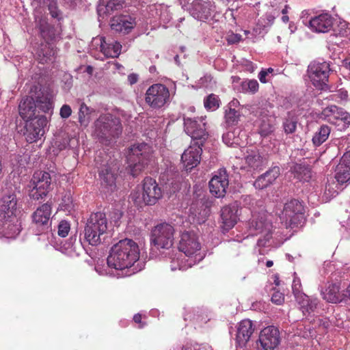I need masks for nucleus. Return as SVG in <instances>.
Returning a JSON list of instances; mask_svg holds the SVG:
<instances>
[{"mask_svg":"<svg viewBox=\"0 0 350 350\" xmlns=\"http://www.w3.org/2000/svg\"><path fill=\"white\" fill-rule=\"evenodd\" d=\"M138 245L132 239L120 240L111 248L107 262L109 267L123 270L132 267L139 259Z\"/></svg>","mask_w":350,"mask_h":350,"instance_id":"1","label":"nucleus"},{"mask_svg":"<svg viewBox=\"0 0 350 350\" xmlns=\"http://www.w3.org/2000/svg\"><path fill=\"white\" fill-rule=\"evenodd\" d=\"M152 148L146 143H137L129 148L126 160L131 174L137 176L152 159Z\"/></svg>","mask_w":350,"mask_h":350,"instance_id":"2","label":"nucleus"},{"mask_svg":"<svg viewBox=\"0 0 350 350\" xmlns=\"http://www.w3.org/2000/svg\"><path fill=\"white\" fill-rule=\"evenodd\" d=\"M108 230V221L105 213H92L87 219L84 228L85 240L91 245L96 246L101 243L103 237Z\"/></svg>","mask_w":350,"mask_h":350,"instance_id":"3","label":"nucleus"},{"mask_svg":"<svg viewBox=\"0 0 350 350\" xmlns=\"http://www.w3.org/2000/svg\"><path fill=\"white\" fill-rule=\"evenodd\" d=\"M95 133L102 141H110L122 133V125L118 118L110 113L100 115L94 122Z\"/></svg>","mask_w":350,"mask_h":350,"instance_id":"4","label":"nucleus"},{"mask_svg":"<svg viewBox=\"0 0 350 350\" xmlns=\"http://www.w3.org/2000/svg\"><path fill=\"white\" fill-rule=\"evenodd\" d=\"M174 227L167 223H161L152 228L150 232V243L157 250H168L174 244Z\"/></svg>","mask_w":350,"mask_h":350,"instance_id":"5","label":"nucleus"},{"mask_svg":"<svg viewBox=\"0 0 350 350\" xmlns=\"http://www.w3.org/2000/svg\"><path fill=\"white\" fill-rule=\"evenodd\" d=\"M304 206L300 201L291 199L284 204L280 219L286 228H293L302 223L304 215Z\"/></svg>","mask_w":350,"mask_h":350,"instance_id":"6","label":"nucleus"},{"mask_svg":"<svg viewBox=\"0 0 350 350\" xmlns=\"http://www.w3.org/2000/svg\"><path fill=\"white\" fill-rule=\"evenodd\" d=\"M29 187L31 198L38 200L46 196L51 189V176L49 172L36 171L34 172Z\"/></svg>","mask_w":350,"mask_h":350,"instance_id":"7","label":"nucleus"},{"mask_svg":"<svg viewBox=\"0 0 350 350\" xmlns=\"http://www.w3.org/2000/svg\"><path fill=\"white\" fill-rule=\"evenodd\" d=\"M309 77L314 87L319 90L327 88L329 76V64L323 62H313L308 67Z\"/></svg>","mask_w":350,"mask_h":350,"instance_id":"8","label":"nucleus"},{"mask_svg":"<svg viewBox=\"0 0 350 350\" xmlns=\"http://www.w3.org/2000/svg\"><path fill=\"white\" fill-rule=\"evenodd\" d=\"M185 131L191 136L193 143L203 146L208 138V134L206 130V123L202 119H184Z\"/></svg>","mask_w":350,"mask_h":350,"instance_id":"9","label":"nucleus"},{"mask_svg":"<svg viewBox=\"0 0 350 350\" xmlns=\"http://www.w3.org/2000/svg\"><path fill=\"white\" fill-rule=\"evenodd\" d=\"M170 99L168 88L161 83L152 85L146 91L145 100L152 108L163 107Z\"/></svg>","mask_w":350,"mask_h":350,"instance_id":"10","label":"nucleus"},{"mask_svg":"<svg viewBox=\"0 0 350 350\" xmlns=\"http://www.w3.org/2000/svg\"><path fill=\"white\" fill-rule=\"evenodd\" d=\"M47 123L48 120L44 116H38L34 118L26 120L24 135L27 142L33 143L40 139L44 134V128Z\"/></svg>","mask_w":350,"mask_h":350,"instance_id":"11","label":"nucleus"},{"mask_svg":"<svg viewBox=\"0 0 350 350\" xmlns=\"http://www.w3.org/2000/svg\"><path fill=\"white\" fill-rule=\"evenodd\" d=\"M250 230H254L256 234H262L258 240L257 244L260 247L269 245V242L272 237V224L265 217H260L253 219L250 226Z\"/></svg>","mask_w":350,"mask_h":350,"instance_id":"12","label":"nucleus"},{"mask_svg":"<svg viewBox=\"0 0 350 350\" xmlns=\"http://www.w3.org/2000/svg\"><path fill=\"white\" fill-rule=\"evenodd\" d=\"M322 115L328 122L336 126H341L342 129L350 125L349 113L336 105L325 107L322 111Z\"/></svg>","mask_w":350,"mask_h":350,"instance_id":"13","label":"nucleus"},{"mask_svg":"<svg viewBox=\"0 0 350 350\" xmlns=\"http://www.w3.org/2000/svg\"><path fill=\"white\" fill-rule=\"evenodd\" d=\"M244 164L241 168L247 172H254L262 170L266 164V159L256 147L247 148L243 150Z\"/></svg>","mask_w":350,"mask_h":350,"instance_id":"14","label":"nucleus"},{"mask_svg":"<svg viewBox=\"0 0 350 350\" xmlns=\"http://www.w3.org/2000/svg\"><path fill=\"white\" fill-rule=\"evenodd\" d=\"M2 205L0 206V219L5 224L17 222V199L14 193H9L3 196Z\"/></svg>","mask_w":350,"mask_h":350,"instance_id":"15","label":"nucleus"},{"mask_svg":"<svg viewBox=\"0 0 350 350\" xmlns=\"http://www.w3.org/2000/svg\"><path fill=\"white\" fill-rule=\"evenodd\" d=\"M229 185L228 175L225 169L219 170L209 181L210 192L216 198H222Z\"/></svg>","mask_w":350,"mask_h":350,"instance_id":"16","label":"nucleus"},{"mask_svg":"<svg viewBox=\"0 0 350 350\" xmlns=\"http://www.w3.org/2000/svg\"><path fill=\"white\" fill-rule=\"evenodd\" d=\"M162 197V190L154 179H144L142 199L146 205H154Z\"/></svg>","mask_w":350,"mask_h":350,"instance_id":"17","label":"nucleus"},{"mask_svg":"<svg viewBox=\"0 0 350 350\" xmlns=\"http://www.w3.org/2000/svg\"><path fill=\"white\" fill-rule=\"evenodd\" d=\"M36 27L38 28L40 36L47 43L55 42L60 38V30L49 25L47 18L44 16L36 15Z\"/></svg>","mask_w":350,"mask_h":350,"instance_id":"18","label":"nucleus"},{"mask_svg":"<svg viewBox=\"0 0 350 350\" xmlns=\"http://www.w3.org/2000/svg\"><path fill=\"white\" fill-rule=\"evenodd\" d=\"M201 248L197 235L194 232H184L180 235L178 244L179 251L183 252L187 256H192Z\"/></svg>","mask_w":350,"mask_h":350,"instance_id":"19","label":"nucleus"},{"mask_svg":"<svg viewBox=\"0 0 350 350\" xmlns=\"http://www.w3.org/2000/svg\"><path fill=\"white\" fill-rule=\"evenodd\" d=\"M259 342L263 350H274L280 342L279 330L273 326H268L261 330Z\"/></svg>","mask_w":350,"mask_h":350,"instance_id":"20","label":"nucleus"},{"mask_svg":"<svg viewBox=\"0 0 350 350\" xmlns=\"http://www.w3.org/2000/svg\"><path fill=\"white\" fill-rule=\"evenodd\" d=\"M334 21L330 14L323 12L310 19L309 27L314 32L327 33L332 29Z\"/></svg>","mask_w":350,"mask_h":350,"instance_id":"21","label":"nucleus"},{"mask_svg":"<svg viewBox=\"0 0 350 350\" xmlns=\"http://www.w3.org/2000/svg\"><path fill=\"white\" fill-rule=\"evenodd\" d=\"M254 331V327L252 321L243 319L239 323L235 338L237 350L243 349L246 346Z\"/></svg>","mask_w":350,"mask_h":350,"instance_id":"22","label":"nucleus"},{"mask_svg":"<svg viewBox=\"0 0 350 350\" xmlns=\"http://www.w3.org/2000/svg\"><path fill=\"white\" fill-rule=\"evenodd\" d=\"M202 146L192 143L183 153L181 161L187 171H191L200 163L202 152Z\"/></svg>","mask_w":350,"mask_h":350,"instance_id":"23","label":"nucleus"},{"mask_svg":"<svg viewBox=\"0 0 350 350\" xmlns=\"http://www.w3.org/2000/svg\"><path fill=\"white\" fill-rule=\"evenodd\" d=\"M135 25V18L129 15L115 16L110 21L111 29L123 34L130 33Z\"/></svg>","mask_w":350,"mask_h":350,"instance_id":"24","label":"nucleus"},{"mask_svg":"<svg viewBox=\"0 0 350 350\" xmlns=\"http://www.w3.org/2000/svg\"><path fill=\"white\" fill-rule=\"evenodd\" d=\"M53 91L47 87H41L36 92L35 103L41 111L47 113L53 109Z\"/></svg>","mask_w":350,"mask_h":350,"instance_id":"25","label":"nucleus"},{"mask_svg":"<svg viewBox=\"0 0 350 350\" xmlns=\"http://www.w3.org/2000/svg\"><path fill=\"white\" fill-rule=\"evenodd\" d=\"M223 227L228 230L234 226L238 221V205L237 203L225 206L221 211Z\"/></svg>","mask_w":350,"mask_h":350,"instance_id":"26","label":"nucleus"},{"mask_svg":"<svg viewBox=\"0 0 350 350\" xmlns=\"http://www.w3.org/2000/svg\"><path fill=\"white\" fill-rule=\"evenodd\" d=\"M191 14L193 18L204 21L207 20L211 13V4L203 0H193L190 8Z\"/></svg>","mask_w":350,"mask_h":350,"instance_id":"27","label":"nucleus"},{"mask_svg":"<svg viewBox=\"0 0 350 350\" xmlns=\"http://www.w3.org/2000/svg\"><path fill=\"white\" fill-rule=\"evenodd\" d=\"M51 215V206L48 203H45L37 208L31 217L37 227H44L48 224Z\"/></svg>","mask_w":350,"mask_h":350,"instance_id":"28","label":"nucleus"},{"mask_svg":"<svg viewBox=\"0 0 350 350\" xmlns=\"http://www.w3.org/2000/svg\"><path fill=\"white\" fill-rule=\"evenodd\" d=\"M36 105L31 96L23 98L18 106L19 114L23 120H31L36 116Z\"/></svg>","mask_w":350,"mask_h":350,"instance_id":"29","label":"nucleus"},{"mask_svg":"<svg viewBox=\"0 0 350 350\" xmlns=\"http://www.w3.org/2000/svg\"><path fill=\"white\" fill-rule=\"evenodd\" d=\"M280 175V167L278 166L273 167L269 170L267 171L265 174L260 176L254 183L255 188L258 189H263L269 185H272L273 182Z\"/></svg>","mask_w":350,"mask_h":350,"instance_id":"30","label":"nucleus"},{"mask_svg":"<svg viewBox=\"0 0 350 350\" xmlns=\"http://www.w3.org/2000/svg\"><path fill=\"white\" fill-rule=\"evenodd\" d=\"M323 298L328 302L340 303L347 302L349 300V297L346 295V289L340 293V287L336 284H330L324 293Z\"/></svg>","mask_w":350,"mask_h":350,"instance_id":"31","label":"nucleus"},{"mask_svg":"<svg viewBox=\"0 0 350 350\" xmlns=\"http://www.w3.org/2000/svg\"><path fill=\"white\" fill-rule=\"evenodd\" d=\"M102 186L107 189V192H112L116 188V180L117 173L111 168L107 167L100 172Z\"/></svg>","mask_w":350,"mask_h":350,"instance_id":"32","label":"nucleus"},{"mask_svg":"<svg viewBox=\"0 0 350 350\" xmlns=\"http://www.w3.org/2000/svg\"><path fill=\"white\" fill-rule=\"evenodd\" d=\"M100 51L107 57H118L121 52L122 45L120 42L112 41L107 42L104 38L100 40Z\"/></svg>","mask_w":350,"mask_h":350,"instance_id":"33","label":"nucleus"},{"mask_svg":"<svg viewBox=\"0 0 350 350\" xmlns=\"http://www.w3.org/2000/svg\"><path fill=\"white\" fill-rule=\"evenodd\" d=\"M300 306L304 315L313 312L318 305V300L316 298L311 299L308 295H302L296 300Z\"/></svg>","mask_w":350,"mask_h":350,"instance_id":"34","label":"nucleus"},{"mask_svg":"<svg viewBox=\"0 0 350 350\" xmlns=\"http://www.w3.org/2000/svg\"><path fill=\"white\" fill-rule=\"evenodd\" d=\"M55 49L52 46L50 43L45 42L41 44L40 49L38 50V59L40 63L45 64L52 60L55 54Z\"/></svg>","mask_w":350,"mask_h":350,"instance_id":"35","label":"nucleus"},{"mask_svg":"<svg viewBox=\"0 0 350 350\" xmlns=\"http://www.w3.org/2000/svg\"><path fill=\"white\" fill-rule=\"evenodd\" d=\"M297 117L294 111H288L284 118L282 127L286 135L293 134L297 130Z\"/></svg>","mask_w":350,"mask_h":350,"instance_id":"36","label":"nucleus"},{"mask_svg":"<svg viewBox=\"0 0 350 350\" xmlns=\"http://www.w3.org/2000/svg\"><path fill=\"white\" fill-rule=\"evenodd\" d=\"M331 129L327 125H322L314 134L312 142L315 147L320 146L324 143L330 135Z\"/></svg>","mask_w":350,"mask_h":350,"instance_id":"37","label":"nucleus"},{"mask_svg":"<svg viewBox=\"0 0 350 350\" xmlns=\"http://www.w3.org/2000/svg\"><path fill=\"white\" fill-rule=\"evenodd\" d=\"M335 178L340 185H343L350 181V167L344 165L340 161L336 168Z\"/></svg>","mask_w":350,"mask_h":350,"instance_id":"38","label":"nucleus"},{"mask_svg":"<svg viewBox=\"0 0 350 350\" xmlns=\"http://www.w3.org/2000/svg\"><path fill=\"white\" fill-rule=\"evenodd\" d=\"M295 177L300 181L308 182L312 178V171L308 166L297 165L294 167Z\"/></svg>","mask_w":350,"mask_h":350,"instance_id":"39","label":"nucleus"},{"mask_svg":"<svg viewBox=\"0 0 350 350\" xmlns=\"http://www.w3.org/2000/svg\"><path fill=\"white\" fill-rule=\"evenodd\" d=\"M92 109L86 105L85 103H82L79 109V122L83 126H88L90 122V115Z\"/></svg>","mask_w":350,"mask_h":350,"instance_id":"40","label":"nucleus"},{"mask_svg":"<svg viewBox=\"0 0 350 350\" xmlns=\"http://www.w3.org/2000/svg\"><path fill=\"white\" fill-rule=\"evenodd\" d=\"M220 100L218 96L211 94L204 100V107L209 110H216L219 107Z\"/></svg>","mask_w":350,"mask_h":350,"instance_id":"41","label":"nucleus"},{"mask_svg":"<svg viewBox=\"0 0 350 350\" xmlns=\"http://www.w3.org/2000/svg\"><path fill=\"white\" fill-rule=\"evenodd\" d=\"M275 130L273 124L270 123L268 119L262 120L258 129L259 134L262 137H267L271 134Z\"/></svg>","mask_w":350,"mask_h":350,"instance_id":"42","label":"nucleus"},{"mask_svg":"<svg viewBox=\"0 0 350 350\" xmlns=\"http://www.w3.org/2000/svg\"><path fill=\"white\" fill-rule=\"evenodd\" d=\"M241 87L243 91L255 94L258 90L259 84L256 79H250L243 81Z\"/></svg>","mask_w":350,"mask_h":350,"instance_id":"43","label":"nucleus"},{"mask_svg":"<svg viewBox=\"0 0 350 350\" xmlns=\"http://www.w3.org/2000/svg\"><path fill=\"white\" fill-rule=\"evenodd\" d=\"M239 113L234 109H230L226 112V122L229 126L235 125L238 123L239 119Z\"/></svg>","mask_w":350,"mask_h":350,"instance_id":"44","label":"nucleus"},{"mask_svg":"<svg viewBox=\"0 0 350 350\" xmlns=\"http://www.w3.org/2000/svg\"><path fill=\"white\" fill-rule=\"evenodd\" d=\"M124 3V0H109L105 6L108 13L118 11L123 8Z\"/></svg>","mask_w":350,"mask_h":350,"instance_id":"45","label":"nucleus"},{"mask_svg":"<svg viewBox=\"0 0 350 350\" xmlns=\"http://www.w3.org/2000/svg\"><path fill=\"white\" fill-rule=\"evenodd\" d=\"M70 230V225L68 221L62 220L58 225L57 234L62 237H66Z\"/></svg>","mask_w":350,"mask_h":350,"instance_id":"46","label":"nucleus"},{"mask_svg":"<svg viewBox=\"0 0 350 350\" xmlns=\"http://www.w3.org/2000/svg\"><path fill=\"white\" fill-rule=\"evenodd\" d=\"M337 185L335 183H328L325 185V195L327 198H331L338 194V191L336 189Z\"/></svg>","mask_w":350,"mask_h":350,"instance_id":"47","label":"nucleus"},{"mask_svg":"<svg viewBox=\"0 0 350 350\" xmlns=\"http://www.w3.org/2000/svg\"><path fill=\"white\" fill-rule=\"evenodd\" d=\"M301 284L299 280H294L292 285L293 293L295 295L296 300L299 299L302 295H305L301 292Z\"/></svg>","mask_w":350,"mask_h":350,"instance_id":"48","label":"nucleus"},{"mask_svg":"<svg viewBox=\"0 0 350 350\" xmlns=\"http://www.w3.org/2000/svg\"><path fill=\"white\" fill-rule=\"evenodd\" d=\"M271 300L273 303L277 305H281L284 301V294L278 291H276L272 294Z\"/></svg>","mask_w":350,"mask_h":350,"instance_id":"49","label":"nucleus"},{"mask_svg":"<svg viewBox=\"0 0 350 350\" xmlns=\"http://www.w3.org/2000/svg\"><path fill=\"white\" fill-rule=\"evenodd\" d=\"M72 114V109L70 105H63L62 107L60 108L59 111V115L63 119H67L69 118Z\"/></svg>","mask_w":350,"mask_h":350,"instance_id":"50","label":"nucleus"},{"mask_svg":"<svg viewBox=\"0 0 350 350\" xmlns=\"http://www.w3.org/2000/svg\"><path fill=\"white\" fill-rule=\"evenodd\" d=\"M241 40V36L237 33H231L226 37V40L228 44H235Z\"/></svg>","mask_w":350,"mask_h":350,"instance_id":"51","label":"nucleus"},{"mask_svg":"<svg viewBox=\"0 0 350 350\" xmlns=\"http://www.w3.org/2000/svg\"><path fill=\"white\" fill-rule=\"evenodd\" d=\"M340 161L346 165L348 167H350V149L347 150L340 159Z\"/></svg>","mask_w":350,"mask_h":350,"instance_id":"52","label":"nucleus"},{"mask_svg":"<svg viewBox=\"0 0 350 350\" xmlns=\"http://www.w3.org/2000/svg\"><path fill=\"white\" fill-rule=\"evenodd\" d=\"M142 315L139 313L136 314L133 317V321L135 323L138 324V328H143L146 323L142 321Z\"/></svg>","mask_w":350,"mask_h":350,"instance_id":"53","label":"nucleus"},{"mask_svg":"<svg viewBox=\"0 0 350 350\" xmlns=\"http://www.w3.org/2000/svg\"><path fill=\"white\" fill-rule=\"evenodd\" d=\"M268 76L267 72L262 70L258 74V79L261 83H266L269 81V79L267 78Z\"/></svg>","mask_w":350,"mask_h":350,"instance_id":"54","label":"nucleus"},{"mask_svg":"<svg viewBox=\"0 0 350 350\" xmlns=\"http://www.w3.org/2000/svg\"><path fill=\"white\" fill-rule=\"evenodd\" d=\"M128 81L131 85H133L138 81V75L131 73L128 76Z\"/></svg>","mask_w":350,"mask_h":350,"instance_id":"55","label":"nucleus"},{"mask_svg":"<svg viewBox=\"0 0 350 350\" xmlns=\"http://www.w3.org/2000/svg\"><path fill=\"white\" fill-rule=\"evenodd\" d=\"M275 18V16L271 14H267L266 15V19L267 21V24L269 25H272L274 22Z\"/></svg>","mask_w":350,"mask_h":350,"instance_id":"56","label":"nucleus"},{"mask_svg":"<svg viewBox=\"0 0 350 350\" xmlns=\"http://www.w3.org/2000/svg\"><path fill=\"white\" fill-rule=\"evenodd\" d=\"M49 10H50V14L53 18H59V13L58 10H57L55 9L52 10L51 7L49 8Z\"/></svg>","mask_w":350,"mask_h":350,"instance_id":"57","label":"nucleus"},{"mask_svg":"<svg viewBox=\"0 0 350 350\" xmlns=\"http://www.w3.org/2000/svg\"><path fill=\"white\" fill-rule=\"evenodd\" d=\"M114 217L116 219V222L119 220L121 217H122V213L121 212H120L119 211H116V212H114Z\"/></svg>","mask_w":350,"mask_h":350,"instance_id":"58","label":"nucleus"},{"mask_svg":"<svg viewBox=\"0 0 350 350\" xmlns=\"http://www.w3.org/2000/svg\"><path fill=\"white\" fill-rule=\"evenodd\" d=\"M12 227L14 228V230H13V234H18L20 232V229L18 227V225H13Z\"/></svg>","mask_w":350,"mask_h":350,"instance_id":"59","label":"nucleus"},{"mask_svg":"<svg viewBox=\"0 0 350 350\" xmlns=\"http://www.w3.org/2000/svg\"><path fill=\"white\" fill-rule=\"evenodd\" d=\"M265 72H267V74L269 75V74L273 75L274 72V70L272 68H269L267 69H263Z\"/></svg>","mask_w":350,"mask_h":350,"instance_id":"60","label":"nucleus"},{"mask_svg":"<svg viewBox=\"0 0 350 350\" xmlns=\"http://www.w3.org/2000/svg\"><path fill=\"white\" fill-rule=\"evenodd\" d=\"M289 8L288 5H286L284 8L282 10V14L286 15L288 13V9Z\"/></svg>","mask_w":350,"mask_h":350,"instance_id":"61","label":"nucleus"},{"mask_svg":"<svg viewBox=\"0 0 350 350\" xmlns=\"http://www.w3.org/2000/svg\"><path fill=\"white\" fill-rule=\"evenodd\" d=\"M282 20L284 23H286L288 22L289 21V18L288 16L286 14V15H284L282 17Z\"/></svg>","mask_w":350,"mask_h":350,"instance_id":"62","label":"nucleus"},{"mask_svg":"<svg viewBox=\"0 0 350 350\" xmlns=\"http://www.w3.org/2000/svg\"><path fill=\"white\" fill-rule=\"evenodd\" d=\"M346 295L349 297V301H350V284L346 288Z\"/></svg>","mask_w":350,"mask_h":350,"instance_id":"63","label":"nucleus"},{"mask_svg":"<svg viewBox=\"0 0 350 350\" xmlns=\"http://www.w3.org/2000/svg\"><path fill=\"white\" fill-rule=\"evenodd\" d=\"M273 265V262L272 260H267V262H266V266L267 267H271Z\"/></svg>","mask_w":350,"mask_h":350,"instance_id":"64","label":"nucleus"}]
</instances>
